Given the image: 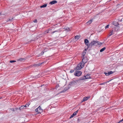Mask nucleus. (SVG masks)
Here are the masks:
<instances>
[{"mask_svg": "<svg viewBox=\"0 0 123 123\" xmlns=\"http://www.w3.org/2000/svg\"><path fill=\"white\" fill-rule=\"evenodd\" d=\"M68 29H69V30H68V31H69L70 30V29H69V28H68Z\"/></svg>", "mask_w": 123, "mask_h": 123, "instance_id": "37", "label": "nucleus"}, {"mask_svg": "<svg viewBox=\"0 0 123 123\" xmlns=\"http://www.w3.org/2000/svg\"><path fill=\"white\" fill-rule=\"evenodd\" d=\"M91 77L90 76V74H87L86 76H85L83 77H81L80 78V80H84L86 79H88L90 78Z\"/></svg>", "mask_w": 123, "mask_h": 123, "instance_id": "3", "label": "nucleus"}, {"mask_svg": "<svg viewBox=\"0 0 123 123\" xmlns=\"http://www.w3.org/2000/svg\"><path fill=\"white\" fill-rule=\"evenodd\" d=\"M23 106H24V107L27 106L26 105H23Z\"/></svg>", "mask_w": 123, "mask_h": 123, "instance_id": "34", "label": "nucleus"}, {"mask_svg": "<svg viewBox=\"0 0 123 123\" xmlns=\"http://www.w3.org/2000/svg\"><path fill=\"white\" fill-rule=\"evenodd\" d=\"M121 122H122L121 120H120L118 123H119Z\"/></svg>", "mask_w": 123, "mask_h": 123, "instance_id": "32", "label": "nucleus"}, {"mask_svg": "<svg viewBox=\"0 0 123 123\" xmlns=\"http://www.w3.org/2000/svg\"><path fill=\"white\" fill-rule=\"evenodd\" d=\"M74 71V70H73L72 69L70 71V73H73Z\"/></svg>", "mask_w": 123, "mask_h": 123, "instance_id": "24", "label": "nucleus"}, {"mask_svg": "<svg viewBox=\"0 0 123 123\" xmlns=\"http://www.w3.org/2000/svg\"><path fill=\"white\" fill-rule=\"evenodd\" d=\"M23 60H24V59H23V58H20V59L19 60V61H22Z\"/></svg>", "mask_w": 123, "mask_h": 123, "instance_id": "30", "label": "nucleus"}, {"mask_svg": "<svg viewBox=\"0 0 123 123\" xmlns=\"http://www.w3.org/2000/svg\"><path fill=\"white\" fill-rule=\"evenodd\" d=\"M24 106H21V107H20L19 108V109L20 110H21L23 109L24 108Z\"/></svg>", "mask_w": 123, "mask_h": 123, "instance_id": "19", "label": "nucleus"}, {"mask_svg": "<svg viewBox=\"0 0 123 123\" xmlns=\"http://www.w3.org/2000/svg\"><path fill=\"white\" fill-rule=\"evenodd\" d=\"M30 105V104H29V103L28 104H27L26 105L27 106H28L29 105Z\"/></svg>", "mask_w": 123, "mask_h": 123, "instance_id": "31", "label": "nucleus"}, {"mask_svg": "<svg viewBox=\"0 0 123 123\" xmlns=\"http://www.w3.org/2000/svg\"><path fill=\"white\" fill-rule=\"evenodd\" d=\"M16 61H14V60H12V61H10V63H13L14 62H16Z\"/></svg>", "mask_w": 123, "mask_h": 123, "instance_id": "25", "label": "nucleus"}, {"mask_svg": "<svg viewBox=\"0 0 123 123\" xmlns=\"http://www.w3.org/2000/svg\"><path fill=\"white\" fill-rule=\"evenodd\" d=\"M115 31H112L110 32V34L109 36H111L112 35L114 34Z\"/></svg>", "mask_w": 123, "mask_h": 123, "instance_id": "14", "label": "nucleus"}, {"mask_svg": "<svg viewBox=\"0 0 123 123\" xmlns=\"http://www.w3.org/2000/svg\"><path fill=\"white\" fill-rule=\"evenodd\" d=\"M109 26V25H107L105 27V29H106V28H108Z\"/></svg>", "mask_w": 123, "mask_h": 123, "instance_id": "28", "label": "nucleus"}, {"mask_svg": "<svg viewBox=\"0 0 123 123\" xmlns=\"http://www.w3.org/2000/svg\"><path fill=\"white\" fill-rule=\"evenodd\" d=\"M35 111L38 113H40L43 111V110L41 109L40 106L35 109Z\"/></svg>", "mask_w": 123, "mask_h": 123, "instance_id": "5", "label": "nucleus"}, {"mask_svg": "<svg viewBox=\"0 0 123 123\" xmlns=\"http://www.w3.org/2000/svg\"><path fill=\"white\" fill-rule=\"evenodd\" d=\"M47 4H44L42 6H40L41 8H44L46 6Z\"/></svg>", "mask_w": 123, "mask_h": 123, "instance_id": "17", "label": "nucleus"}, {"mask_svg": "<svg viewBox=\"0 0 123 123\" xmlns=\"http://www.w3.org/2000/svg\"><path fill=\"white\" fill-rule=\"evenodd\" d=\"M0 98V99L1 98Z\"/></svg>", "mask_w": 123, "mask_h": 123, "instance_id": "39", "label": "nucleus"}, {"mask_svg": "<svg viewBox=\"0 0 123 123\" xmlns=\"http://www.w3.org/2000/svg\"><path fill=\"white\" fill-rule=\"evenodd\" d=\"M80 37V35H77L74 38L75 39H78Z\"/></svg>", "mask_w": 123, "mask_h": 123, "instance_id": "16", "label": "nucleus"}, {"mask_svg": "<svg viewBox=\"0 0 123 123\" xmlns=\"http://www.w3.org/2000/svg\"><path fill=\"white\" fill-rule=\"evenodd\" d=\"M13 19V18H12L11 19H9L7 20V22H8L9 21H12Z\"/></svg>", "mask_w": 123, "mask_h": 123, "instance_id": "22", "label": "nucleus"}, {"mask_svg": "<svg viewBox=\"0 0 123 123\" xmlns=\"http://www.w3.org/2000/svg\"><path fill=\"white\" fill-rule=\"evenodd\" d=\"M87 62V58L86 57H83V58L82 59V61L81 62H80L82 64H84V65Z\"/></svg>", "mask_w": 123, "mask_h": 123, "instance_id": "6", "label": "nucleus"}, {"mask_svg": "<svg viewBox=\"0 0 123 123\" xmlns=\"http://www.w3.org/2000/svg\"><path fill=\"white\" fill-rule=\"evenodd\" d=\"M81 71H75L74 74L76 76H79L81 75Z\"/></svg>", "mask_w": 123, "mask_h": 123, "instance_id": "4", "label": "nucleus"}, {"mask_svg": "<svg viewBox=\"0 0 123 123\" xmlns=\"http://www.w3.org/2000/svg\"><path fill=\"white\" fill-rule=\"evenodd\" d=\"M104 74H105L107 76L109 75V74L108 72V73H106V72H105L104 73Z\"/></svg>", "mask_w": 123, "mask_h": 123, "instance_id": "23", "label": "nucleus"}, {"mask_svg": "<svg viewBox=\"0 0 123 123\" xmlns=\"http://www.w3.org/2000/svg\"><path fill=\"white\" fill-rule=\"evenodd\" d=\"M101 43L97 41L93 40L91 42L89 45V47H91L92 46L95 45H97L100 44Z\"/></svg>", "mask_w": 123, "mask_h": 123, "instance_id": "1", "label": "nucleus"}, {"mask_svg": "<svg viewBox=\"0 0 123 123\" xmlns=\"http://www.w3.org/2000/svg\"><path fill=\"white\" fill-rule=\"evenodd\" d=\"M78 110L74 112L73 114L70 117V118L73 117L74 116L76 115L77 113L78 112Z\"/></svg>", "mask_w": 123, "mask_h": 123, "instance_id": "10", "label": "nucleus"}, {"mask_svg": "<svg viewBox=\"0 0 123 123\" xmlns=\"http://www.w3.org/2000/svg\"><path fill=\"white\" fill-rule=\"evenodd\" d=\"M90 98V96H88L87 97H85L83 98L82 102H84L86 101V100H87L89 98Z\"/></svg>", "mask_w": 123, "mask_h": 123, "instance_id": "8", "label": "nucleus"}, {"mask_svg": "<svg viewBox=\"0 0 123 123\" xmlns=\"http://www.w3.org/2000/svg\"><path fill=\"white\" fill-rule=\"evenodd\" d=\"M33 22L34 23H37V20L36 19H35L34 20Z\"/></svg>", "mask_w": 123, "mask_h": 123, "instance_id": "29", "label": "nucleus"}, {"mask_svg": "<svg viewBox=\"0 0 123 123\" xmlns=\"http://www.w3.org/2000/svg\"><path fill=\"white\" fill-rule=\"evenodd\" d=\"M47 50H45V49L42 52V53L43 54L44 53V52L45 51H47Z\"/></svg>", "mask_w": 123, "mask_h": 123, "instance_id": "27", "label": "nucleus"}, {"mask_svg": "<svg viewBox=\"0 0 123 123\" xmlns=\"http://www.w3.org/2000/svg\"><path fill=\"white\" fill-rule=\"evenodd\" d=\"M48 32H48H48H47V33H48Z\"/></svg>", "mask_w": 123, "mask_h": 123, "instance_id": "38", "label": "nucleus"}, {"mask_svg": "<svg viewBox=\"0 0 123 123\" xmlns=\"http://www.w3.org/2000/svg\"><path fill=\"white\" fill-rule=\"evenodd\" d=\"M121 121H122V122L123 121V119H122V120H121Z\"/></svg>", "mask_w": 123, "mask_h": 123, "instance_id": "36", "label": "nucleus"}, {"mask_svg": "<svg viewBox=\"0 0 123 123\" xmlns=\"http://www.w3.org/2000/svg\"><path fill=\"white\" fill-rule=\"evenodd\" d=\"M58 31L56 30L55 31H53V32H52V33H51L52 34H53V33H55L56 32H58Z\"/></svg>", "mask_w": 123, "mask_h": 123, "instance_id": "26", "label": "nucleus"}, {"mask_svg": "<svg viewBox=\"0 0 123 123\" xmlns=\"http://www.w3.org/2000/svg\"><path fill=\"white\" fill-rule=\"evenodd\" d=\"M57 3V1L56 0H53L51 1L49 3L50 4L53 5Z\"/></svg>", "mask_w": 123, "mask_h": 123, "instance_id": "12", "label": "nucleus"}, {"mask_svg": "<svg viewBox=\"0 0 123 123\" xmlns=\"http://www.w3.org/2000/svg\"><path fill=\"white\" fill-rule=\"evenodd\" d=\"M78 82V81L77 80L75 81L73 80L70 83L72 85L73 84H76Z\"/></svg>", "mask_w": 123, "mask_h": 123, "instance_id": "11", "label": "nucleus"}, {"mask_svg": "<svg viewBox=\"0 0 123 123\" xmlns=\"http://www.w3.org/2000/svg\"><path fill=\"white\" fill-rule=\"evenodd\" d=\"M106 49L105 47L101 49L100 50V52H101L103 51Z\"/></svg>", "mask_w": 123, "mask_h": 123, "instance_id": "18", "label": "nucleus"}, {"mask_svg": "<svg viewBox=\"0 0 123 123\" xmlns=\"http://www.w3.org/2000/svg\"><path fill=\"white\" fill-rule=\"evenodd\" d=\"M44 62H43L41 63H39L38 64H36L33 65V66L35 67L40 66Z\"/></svg>", "mask_w": 123, "mask_h": 123, "instance_id": "9", "label": "nucleus"}, {"mask_svg": "<svg viewBox=\"0 0 123 123\" xmlns=\"http://www.w3.org/2000/svg\"><path fill=\"white\" fill-rule=\"evenodd\" d=\"M109 73V75H110L111 74H112L114 72H112V71H110L109 72H108Z\"/></svg>", "mask_w": 123, "mask_h": 123, "instance_id": "21", "label": "nucleus"}, {"mask_svg": "<svg viewBox=\"0 0 123 123\" xmlns=\"http://www.w3.org/2000/svg\"><path fill=\"white\" fill-rule=\"evenodd\" d=\"M111 80H109V81H107V82H104V83H101L100 84V85H104L105 84L107 83V82H108L109 81H110Z\"/></svg>", "mask_w": 123, "mask_h": 123, "instance_id": "20", "label": "nucleus"}, {"mask_svg": "<svg viewBox=\"0 0 123 123\" xmlns=\"http://www.w3.org/2000/svg\"><path fill=\"white\" fill-rule=\"evenodd\" d=\"M84 64H82L80 63L77 66L76 69L77 70H80L82 68H83L84 67Z\"/></svg>", "mask_w": 123, "mask_h": 123, "instance_id": "2", "label": "nucleus"}, {"mask_svg": "<svg viewBox=\"0 0 123 123\" xmlns=\"http://www.w3.org/2000/svg\"><path fill=\"white\" fill-rule=\"evenodd\" d=\"M92 22V20H90L88 21L87 22V25H89Z\"/></svg>", "mask_w": 123, "mask_h": 123, "instance_id": "15", "label": "nucleus"}, {"mask_svg": "<svg viewBox=\"0 0 123 123\" xmlns=\"http://www.w3.org/2000/svg\"><path fill=\"white\" fill-rule=\"evenodd\" d=\"M122 20V19H121L119 21L121 22ZM118 21H119V20Z\"/></svg>", "mask_w": 123, "mask_h": 123, "instance_id": "35", "label": "nucleus"}, {"mask_svg": "<svg viewBox=\"0 0 123 123\" xmlns=\"http://www.w3.org/2000/svg\"><path fill=\"white\" fill-rule=\"evenodd\" d=\"M84 43L86 45L89 47V41L87 39H85L84 40Z\"/></svg>", "mask_w": 123, "mask_h": 123, "instance_id": "7", "label": "nucleus"}, {"mask_svg": "<svg viewBox=\"0 0 123 123\" xmlns=\"http://www.w3.org/2000/svg\"><path fill=\"white\" fill-rule=\"evenodd\" d=\"M85 55V54H83V55H82L83 56V57H84V56Z\"/></svg>", "mask_w": 123, "mask_h": 123, "instance_id": "33", "label": "nucleus"}, {"mask_svg": "<svg viewBox=\"0 0 123 123\" xmlns=\"http://www.w3.org/2000/svg\"><path fill=\"white\" fill-rule=\"evenodd\" d=\"M113 24L115 26H117L118 25V22L114 21L113 22Z\"/></svg>", "mask_w": 123, "mask_h": 123, "instance_id": "13", "label": "nucleus"}]
</instances>
